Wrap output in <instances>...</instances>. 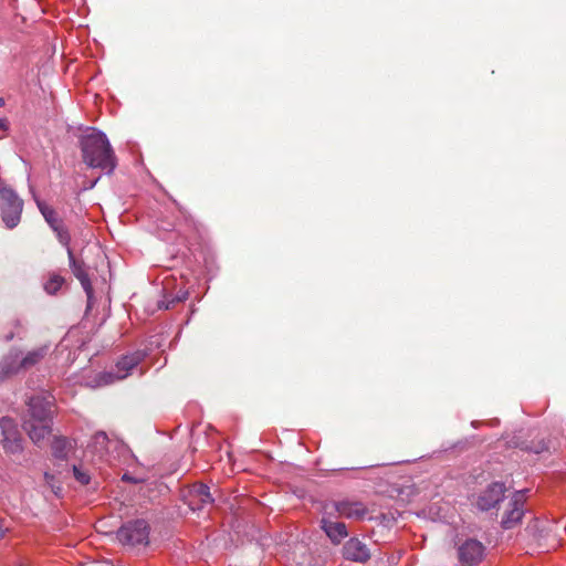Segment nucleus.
I'll return each mask as SVG.
<instances>
[{
  "label": "nucleus",
  "mask_w": 566,
  "mask_h": 566,
  "mask_svg": "<svg viewBox=\"0 0 566 566\" xmlns=\"http://www.w3.org/2000/svg\"><path fill=\"white\" fill-rule=\"evenodd\" d=\"M83 161L91 168L113 172L117 160L106 135L95 128H88L80 139Z\"/></svg>",
  "instance_id": "1"
},
{
  "label": "nucleus",
  "mask_w": 566,
  "mask_h": 566,
  "mask_svg": "<svg viewBox=\"0 0 566 566\" xmlns=\"http://www.w3.org/2000/svg\"><path fill=\"white\" fill-rule=\"evenodd\" d=\"M54 398L51 395H35L28 402L23 428L34 443L44 440L51 432Z\"/></svg>",
  "instance_id": "2"
},
{
  "label": "nucleus",
  "mask_w": 566,
  "mask_h": 566,
  "mask_svg": "<svg viewBox=\"0 0 566 566\" xmlns=\"http://www.w3.org/2000/svg\"><path fill=\"white\" fill-rule=\"evenodd\" d=\"M144 356L145 355L142 352H135L120 357L117 360L114 370L102 371L97 374L94 380L90 384V386H107L115 381L127 378L133 373V370L137 368V366L143 361Z\"/></svg>",
  "instance_id": "3"
},
{
  "label": "nucleus",
  "mask_w": 566,
  "mask_h": 566,
  "mask_svg": "<svg viewBox=\"0 0 566 566\" xmlns=\"http://www.w3.org/2000/svg\"><path fill=\"white\" fill-rule=\"evenodd\" d=\"M0 197L2 200V220L8 229H13L21 220L23 202L9 187H0Z\"/></svg>",
  "instance_id": "4"
},
{
  "label": "nucleus",
  "mask_w": 566,
  "mask_h": 566,
  "mask_svg": "<svg viewBox=\"0 0 566 566\" xmlns=\"http://www.w3.org/2000/svg\"><path fill=\"white\" fill-rule=\"evenodd\" d=\"M46 352L48 347L43 346L29 352L22 359H20V355L18 353L11 354L0 365L1 373L4 376H9L20 371L21 369H27L39 363L45 356Z\"/></svg>",
  "instance_id": "5"
},
{
  "label": "nucleus",
  "mask_w": 566,
  "mask_h": 566,
  "mask_svg": "<svg viewBox=\"0 0 566 566\" xmlns=\"http://www.w3.org/2000/svg\"><path fill=\"white\" fill-rule=\"evenodd\" d=\"M117 538L125 545H147L149 538V525L144 520L128 522L118 530Z\"/></svg>",
  "instance_id": "6"
},
{
  "label": "nucleus",
  "mask_w": 566,
  "mask_h": 566,
  "mask_svg": "<svg viewBox=\"0 0 566 566\" xmlns=\"http://www.w3.org/2000/svg\"><path fill=\"white\" fill-rule=\"evenodd\" d=\"M0 429L4 451L12 454L22 452V437L14 420L8 417L1 418Z\"/></svg>",
  "instance_id": "7"
},
{
  "label": "nucleus",
  "mask_w": 566,
  "mask_h": 566,
  "mask_svg": "<svg viewBox=\"0 0 566 566\" xmlns=\"http://www.w3.org/2000/svg\"><path fill=\"white\" fill-rule=\"evenodd\" d=\"M524 502L525 494L524 492H516L510 503L509 507L505 511L502 518V526L506 530L514 527L518 524L524 515Z\"/></svg>",
  "instance_id": "8"
},
{
  "label": "nucleus",
  "mask_w": 566,
  "mask_h": 566,
  "mask_svg": "<svg viewBox=\"0 0 566 566\" xmlns=\"http://www.w3.org/2000/svg\"><path fill=\"white\" fill-rule=\"evenodd\" d=\"M484 546L476 539H467L458 548L459 559L465 566L479 564L484 556Z\"/></svg>",
  "instance_id": "9"
},
{
  "label": "nucleus",
  "mask_w": 566,
  "mask_h": 566,
  "mask_svg": "<svg viewBox=\"0 0 566 566\" xmlns=\"http://www.w3.org/2000/svg\"><path fill=\"white\" fill-rule=\"evenodd\" d=\"M505 485L500 482L490 484L476 499V506L482 511L493 509L504 497Z\"/></svg>",
  "instance_id": "10"
},
{
  "label": "nucleus",
  "mask_w": 566,
  "mask_h": 566,
  "mask_svg": "<svg viewBox=\"0 0 566 566\" xmlns=\"http://www.w3.org/2000/svg\"><path fill=\"white\" fill-rule=\"evenodd\" d=\"M185 501L190 510L196 511L202 509L207 504H211L213 499L207 485L197 483L188 489L185 494Z\"/></svg>",
  "instance_id": "11"
},
{
  "label": "nucleus",
  "mask_w": 566,
  "mask_h": 566,
  "mask_svg": "<svg viewBox=\"0 0 566 566\" xmlns=\"http://www.w3.org/2000/svg\"><path fill=\"white\" fill-rule=\"evenodd\" d=\"M334 509L340 517L349 520H364L368 514L367 506L355 500H343L334 503Z\"/></svg>",
  "instance_id": "12"
},
{
  "label": "nucleus",
  "mask_w": 566,
  "mask_h": 566,
  "mask_svg": "<svg viewBox=\"0 0 566 566\" xmlns=\"http://www.w3.org/2000/svg\"><path fill=\"white\" fill-rule=\"evenodd\" d=\"M70 266L75 277L81 282L83 290L85 291L87 298L93 297V286L88 277L85 264L75 259L71 249L67 250Z\"/></svg>",
  "instance_id": "13"
},
{
  "label": "nucleus",
  "mask_w": 566,
  "mask_h": 566,
  "mask_svg": "<svg viewBox=\"0 0 566 566\" xmlns=\"http://www.w3.org/2000/svg\"><path fill=\"white\" fill-rule=\"evenodd\" d=\"M344 556L349 560L364 563L369 558V552L359 539L350 538L344 546Z\"/></svg>",
  "instance_id": "14"
},
{
  "label": "nucleus",
  "mask_w": 566,
  "mask_h": 566,
  "mask_svg": "<svg viewBox=\"0 0 566 566\" xmlns=\"http://www.w3.org/2000/svg\"><path fill=\"white\" fill-rule=\"evenodd\" d=\"M322 527L325 531L326 535L334 543H339L348 535L346 525L342 522H332L326 518H323Z\"/></svg>",
  "instance_id": "15"
},
{
  "label": "nucleus",
  "mask_w": 566,
  "mask_h": 566,
  "mask_svg": "<svg viewBox=\"0 0 566 566\" xmlns=\"http://www.w3.org/2000/svg\"><path fill=\"white\" fill-rule=\"evenodd\" d=\"M73 448V442L62 436L54 437L51 443L52 454L57 460H66Z\"/></svg>",
  "instance_id": "16"
},
{
  "label": "nucleus",
  "mask_w": 566,
  "mask_h": 566,
  "mask_svg": "<svg viewBox=\"0 0 566 566\" xmlns=\"http://www.w3.org/2000/svg\"><path fill=\"white\" fill-rule=\"evenodd\" d=\"M35 201L40 212L42 213L43 218L49 223L51 229L63 223V221L59 218L57 212L51 206H49L48 203L40 199H36Z\"/></svg>",
  "instance_id": "17"
},
{
  "label": "nucleus",
  "mask_w": 566,
  "mask_h": 566,
  "mask_svg": "<svg viewBox=\"0 0 566 566\" xmlns=\"http://www.w3.org/2000/svg\"><path fill=\"white\" fill-rule=\"evenodd\" d=\"M65 280L57 273H50L43 284L44 291L50 295H55L64 285Z\"/></svg>",
  "instance_id": "18"
},
{
  "label": "nucleus",
  "mask_w": 566,
  "mask_h": 566,
  "mask_svg": "<svg viewBox=\"0 0 566 566\" xmlns=\"http://www.w3.org/2000/svg\"><path fill=\"white\" fill-rule=\"evenodd\" d=\"M52 230L56 233V237H57L59 241L63 245H65L67 248V250L71 249L69 247L70 241H71V237H70V233H69L67 229L64 227V224L61 223L57 227H54Z\"/></svg>",
  "instance_id": "19"
},
{
  "label": "nucleus",
  "mask_w": 566,
  "mask_h": 566,
  "mask_svg": "<svg viewBox=\"0 0 566 566\" xmlns=\"http://www.w3.org/2000/svg\"><path fill=\"white\" fill-rule=\"evenodd\" d=\"M73 474L77 482H80L82 485H86L91 481L90 473L84 470L81 465H73Z\"/></svg>",
  "instance_id": "20"
},
{
  "label": "nucleus",
  "mask_w": 566,
  "mask_h": 566,
  "mask_svg": "<svg viewBox=\"0 0 566 566\" xmlns=\"http://www.w3.org/2000/svg\"><path fill=\"white\" fill-rule=\"evenodd\" d=\"M44 480L46 484L53 490L55 494H57V491L55 490V478L53 474L45 472L44 473Z\"/></svg>",
  "instance_id": "21"
},
{
  "label": "nucleus",
  "mask_w": 566,
  "mask_h": 566,
  "mask_svg": "<svg viewBox=\"0 0 566 566\" xmlns=\"http://www.w3.org/2000/svg\"><path fill=\"white\" fill-rule=\"evenodd\" d=\"M9 524L6 518L0 516V539L4 537L6 533L9 531Z\"/></svg>",
  "instance_id": "22"
},
{
  "label": "nucleus",
  "mask_w": 566,
  "mask_h": 566,
  "mask_svg": "<svg viewBox=\"0 0 566 566\" xmlns=\"http://www.w3.org/2000/svg\"><path fill=\"white\" fill-rule=\"evenodd\" d=\"M8 130V125L4 119H0V138L6 135V132Z\"/></svg>",
  "instance_id": "23"
},
{
  "label": "nucleus",
  "mask_w": 566,
  "mask_h": 566,
  "mask_svg": "<svg viewBox=\"0 0 566 566\" xmlns=\"http://www.w3.org/2000/svg\"><path fill=\"white\" fill-rule=\"evenodd\" d=\"M12 338H13V334L12 333H10L9 335L6 336L7 340H11Z\"/></svg>",
  "instance_id": "24"
},
{
  "label": "nucleus",
  "mask_w": 566,
  "mask_h": 566,
  "mask_svg": "<svg viewBox=\"0 0 566 566\" xmlns=\"http://www.w3.org/2000/svg\"><path fill=\"white\" fill-rule=\"evenodd\" d=\"M92 566H108L107 564H94Z\"/></svg>",
  "instance_id": "25"
},
{
  "label": "nucleus",
  "mask_w": 566,
  "mask_h": 566,
  "mask_svg": "<svg viewBox=\"0 0 566 566\" xmlns=\"http://www.w3.org/2000/svg\"><path fill=\"white\" fill-rule=\"evenodd\" d=\"M4 104L3 98H0V107Z\"/></svg>",
  "instance_id": "26"
},
{
  "label": "nucleus",
  "mask_w": 566,
  "mask_h": 566,
  "mask_svg": "<svg viewBox=\"0 0 566 566\" xmlns=\"http://www.w3.org/2000/svg\"><path fill=\"white\" fill-rule=\"evenodd\" d=\"M19 566H28V565H22V564H21V565H19Z\"/></svg>",
  "instance_id": "27"
}]
</instances>
